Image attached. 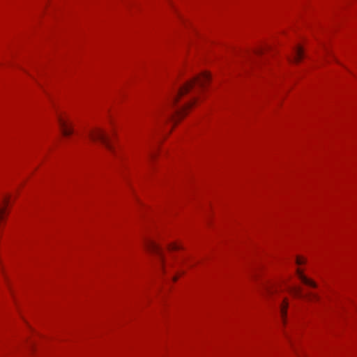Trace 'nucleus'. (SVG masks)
<instances>
[{
	"instance_id": "obj_1",
	"label": "nucleus",
	"mask_w": 357,
	"mask_h": 357,
	"mask_svg": "<svg viewBox=\"0 0 357 357\" xmlns=\"http://www.w3.org/2000/svg\"><path fill=\"white\" fill-rule=\"evenodd\" d=\"M211 75L207 72H204L192 80L187 82L177 91L172 93L168 100V104L174 105L178 98L190 92L197 93L199 89L204 88L207 82L210 81Z\"/></svg>"
},
{
	"instance_id": "obj_2",
	"label": "nucleus",
	"mask_w": 357,
	"mask_h": 357,
	"mask_svg": "<svg viewBox=\"0 0 357 357\" xmlns=\"http://www.w3.org/2000/svg\"><path fill=\"white\" fill-rule=\"evenodd\" d=\"M89 138L93 141H100L102 144L105 146V147L109 150L112 151V146L109 142L108 136L105 134V131L99 128H94L89 130Z\"/></svg>"
},
{
	"instance_id": "obj_3",
	"label": "nucleus",
	"mask_w": 357,
	"mask_h": 357,
	"mask_svg": "<svg viewBox=\"0 0 357 357\" xmlns=\"http://www.w3.org/2000/svg\"><path fill=\"white\" fill-rule=\"evenodd\" d=\"M196 98L193 97V98L181 107L177 108L174 110V113L169 116L172 121H174L176 118H181L183 116L184 113L187 109L190 108L195 102Z\"/></svg>"
},
{
	"instance_id": "obj_4",
	"label": "nucleus",
	"mask_w": 357,
	"mask_h": 357,
	"mask_svg": "<svg viewBox=\"0 0 357 357\" xmlns=\"http://www.w3.org/2000/svg\"><path fill=\"white\" fill-rule=\"evenodd\" d=\"M146 248L153 252L154 254L157 255L162 263L163 264V257H162V248L156 244L155 242L152 241H147L146 243Z\"/></svg>"
},
{
	"instance_id": "obj_5",
	"label": "nucleus",
	"mask_w": 357,
	"mask_h": 357,
	"mask_svg": "<svg viewBox=\"0 0 357 357\" xmlns=\"http://www.w3.org/2000/svg\"><path fill=\"white\" fill-rule=\"evenodd\" d=\"M58 121L64 136H69L73 134V130L72 127L69 126L68 122L63 119L61 116H58Z\"/></svg>"
},
{
	"instance_id": "obj_6",
	"label": "nucleus",
	"mask_w": 357,
	"mask_h": 357,
	"mask_svg": "<svg viewBox=\"0 0 357 357\" xmlns=\"http://www.w3.org/2000/svg\"><path fill=\"white\" fill-rule=\"evenodd\" d=\"M1 206H0V221L3 218V215L6 213L7 207L10 202V196L5 195L1 199Z\"/></svg>"
},
{
	"instance_id": "obj_7",
	"label": "nucleus",
	"mask_w": 357,
	"mask_h": 357,
	"mask_svg": "<svg viewBox=\"0 0 357 357\" xmlns=\"http://www.w3.org/2000/svg\"><path fill=\"white\" fill-rule=\"evenodd\" d=\"M296 275L298 277V278L306 285H308L312 287H316L317 284L316 283L311 280L310 279L307 278L303 273L301 271V269L297 268L296 270Z\"/></svg>"
},
{
	"instance_id": "obj_8",
	"label": "nucleus",
	"mask_w": 357,
	"mask_h": 357,
	"mask_svg": "<svg viewBox=\"0 0 357 357\" xmlns=\"http://www.w3.org/2000/svg\"><path fill=\"white\" fill-rule=\"evenodd\" d=\"M303 57V51L301 47L298 46L296 47L294 50V55L291 57V60L294 62L300 61Z\"/></svg>"
},
{
	"instance_id": "obj_9",
	"label": "nucleus",
	"mask_w": 357,
	"mask_h": 357,
	"mask_svg": "<svg viewBox=\"0 0 357 357\" xmlns=\"http://www.w3.org/2000/svg\"><path fill=\"white\" fill-rule=\"evenodd\" d=\"M288 306H289L288 301H287V299L285 298L283 300L282 303L280 304V314H281V317H282L283 321H284V319L287 316V310Z\"/></svg>"
},
{
	"instance_id": "obj_10",
	"label": "nucleus",
	"mask_w": 357,
	"mask_h": 357,
	"mask_svg": "<svg viewBox=\"0 0 357 357\" xmlns=\"http://www.w3.org/2000/svg\"><path fill=\"white\" fill-rule=\"evenodd\" d=\"M289 291L296 297H302L301 289L296 287H289Z\"/></svg>"
},
{
	"instance_id": "obj_11",
	"label": "nucleus",
	"mask_w": 357,
	"mask_h": 357,
	"mask_svg": "<svg viewBox=\"0 0 357 357\" xmlns=\"http://www.w3.org/2000/svg\"><path fill=\"white\" fill-rule=\"evenodd\" d=\"M181 248V246L176 243H171L168 245V249L170 250H176Z\"/></svg>"
},
{
	"instance_id": "obj_12",
	"label": "nucleus",
	"mask_w": 357,
	"mask_h": 357,
	"mask_svg": "<svg viewBox=\"0 0 357 357\" xmlns=\"http://www.w3.org/2000/svg\"><path fill=\"white\" fill-rule=\"evenodd\" d=\"M308 296L310 297V300L318 301L319 298L318 295H317L316 294H314V293H310Z\"/></svg>"
},
{
	"instance_id": "obj_13",
	"label": "nucleus",
	"mask_w": 357,
	"mask_h": 357,
	"mask_svg": "<svg viewBox=\"0 0 357 357\" xmlns=\"http://www.w3.org/2000/svg\"><path fill=\"white\" fill-rule=\"evenodd\" d=\"M296 262L297 264L301 265V264L305 263V260L300 257H297L296 259Z\"/></svg>"
},
{
	"instance_id": "obj_14",
	"label": "nucleus",
	"mask_w": 357,
	"mask_h": 357,
	"mask_svg": "<svg viewBox=\"0 0 357 357\" xmlns=\"http://www.w3.org/2000/svg\"><path fill=\"white\" fill-rule=\"evenodd\" d=\"M265 289H266L267 294H272L273 293V290H272L271 288L269 287L268 286H266Z\"/></svg>"
},
{
	"instance_id": "obj_15",
	"label": "nucleus",
	"mask_w": 357,
	"mask_h": 357,
	"mask_svg": "<svg viewBox=\"0 0 357 357\" xmlns=\"http://www.w3.org/2000/svg\"><path fill=\"white\" fill-rule=\"evenodd\" d=\"M263 52L262 48H258L257 50H255V54H260Z\"/></svg>"
}]
</instances>
